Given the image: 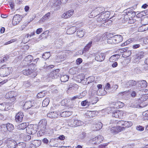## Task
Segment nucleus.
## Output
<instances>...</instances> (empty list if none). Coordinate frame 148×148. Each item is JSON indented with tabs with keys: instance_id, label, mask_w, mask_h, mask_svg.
I'll list each match as a JSON object with an SVG mask.
<instances>
[{
	"instance_id": "nucleus-1",
	"label": "nucleus",
	"mask_w": 148,
	"mask_h": 148,
	"mask_svg": "<svg viewBox=\"0 0 148 148\" xmlns=\"http://www.w3.org/2000/svg\"><path fill=\"white\" fill-rule=\"evenodd\" d=\"M36 125H30L27 127L26 129V132L29 134L34 135L37 132V128L35 127Z\"/></svg>"
},
{
	"instance_id": "nucleus-2",
	"label": "nucleus",
	"mask_w": 148,
	"mask_h": 148,
	"mask_svg": "<svg viewBox=\"0 0 148 148\" xmlns=\"http://www.w3.org/2000/svg\"><path fill=\"white\" fill-rule=\"evenodd\" d=\"M125 115L124 111L116 110L114 111L112 114V116L116 118H121Z\"/></svg>"
},
{
	"instance_id": "nucleus-3",
	"label": "nucleus",
	"mask_w": 148,
	"mask_h": 148,
	"mask_svg": "<svg viewBox=\"0 0 148 148\" xmlns=\"http://www.w3.org/2000/svg\"><path fill=\"white\" fill-rule=\"evenodd\" d=\"M14 126L12 124L8 123L3 125L1 130H3L4 132L7 131V130L10 132L14 129Z\"/></svg>"
},
{
	"instance_id": "nucleus-4",
	"label": "nucleus",
	"mask_w": 148,
	"mask_h": 148,
	"mask_svg": "<svg viewBox=\"0 0 148 148\" xmlns=\"http://www.w3.org/2000/svg\"><path fill=\"white\" fill-rule=\"evenodd\" d=\"M33 60V56L31 55H29L25 57L22 63L23 64L24 63V66H26L30 64Z\"/></svg>"
},
{
	"instance_id": "nucleus-5",
	"label": "nucleus",
	"mask_w": 148,
	"mask_h": 148,
	"mask_svg": "<svg viewBox=\"0 0 148 148\" xmlns=\"http://www.w3.org/2000/svg\"><path fill=\"white\" fill-rule=\"evenodd\" d=\"M117 125H121L125 126V128H128L132 125V123L131 121H120L117 123Z\"/></svg>"
},
{
	"instance_id": "nucleus-6",
	"label": "nucleus",
	"mask_w": 148,
	"mask_h": 148,
	"mask_svg": "<svg viewBox=\"0 0 148 148\" xmlns=\"http://www.w3.org/2000/svg\"><path fill=\"white\" fill-rule=\"evenodd\" d=\"M34 102L33 101H28L26 102L23 106V108L25 109H33V107H34Z\"/></svg>"
},
{
	"instance_id": "nucleus-7",
	"label": "nucleus",
	"mask_w": 148,
	"mask_h": 148,
	"mask_svg": "<svg viewBox=\"0 0 148 148\" xmlns=\"http://www.w3.org/2000/svg\"><path fill=\"white\" fill-rule=\"evenodd\" d=\"M83 123V122L80 121L75 119L73 120L69 123L71 126L72 127L80 126L82 125Z\"/></svg>"
},
{
	"instance_id": "nucleus-8",
	"label": "nucleus",
	"mask_w": 148,
	"mask_h": 148,
	"mask_svg": "<svg viewBox=\"0 0 148 148\" xmlns=\"http://www.w3.org/2000/svg\"><path fill=\"white\" fill-rule=\"evenodd\" d=\"M21 20V18L19 15H16L12 19V24L14 25H16L18 24Z\"/></svg>"
},
{
	"instance_id": "nucleus-9",
	"label": "nucleus",
	"mask_w": 148,
	"mask_h": 148,
	"mask_svg": "<svg viewBox=\"0 0 148 148\" xmlns=\"http://www.w3.org/2000/svg\"><path fill=\"white\" fill-rule=\"evenodd\" d=\"M7 143L9 148H15L17 144L14 140H10L9 139L7 140Z\"/></svg>"
},
{
	"instance_id": "nucleus-10",
	"label": "nucleus",
	"mask_w": 148,
	"mask_h": 148,
	"mask_svg": "<svg viewBox=\"0 0 148 148\" xmlns=\"http://www.w3.org/2000/svg\"><path fill=\"white\" fill-rule=\"evenodd\" d=\"M74 10H71L64 12L62 15L61 17L64 18H67L71 16L73 14Z\"/></svg>"
},
{
	"instance_id": "nucleus-11",
	"label": "nucleus",
	"mask_w": 148,
	"mask_h": 148,
	"mask_svg": "<svg viewBox=\"0 0 148 148\" xmlns=\"http://www.w3.org/2000/svg\"><path fill=\"white\" fill-rule=\"evenodd\" d=\"M105 54L104 53L97 54L95 55V60L98 62H102L105 59Z\"/></svg>"
},
{
	"instance_id": "nucleus-12",
	"label": "nucleus",
	"mask_w": 148,
	"mask_h": 148,
	"mask_svg": "<svg viewBox=\"0 0 148 148\" xmlns=\"http://www.w3.org/2000/svg\"><path fill=\"white\" fill-rule=\"evenodd\" d=\"M14 93V91H11L8 92L5 95L6 97L10 98V101H12V102H14L16 99V96H14L13 95Z\"/></svg>"
},
{
	"instance_id": "nucleus-13",
	"label": "nucleus",
	"mask_w": 148,
	"mask_h": 148,
	"mask_svg": "<svg viewBox=\"0 0 148 148\" xmlns=\"http://www.w3.org/2000/svg\"><path fill=\"white\" fill-rule=\"evenodd\" d=\"M68 91L76 90L78 88V86L75 84L70 83L68 84Z\"/></svg>"
},
{
	"instance_id": "nucleus-14",
	"label": "nucleus",
	"mask_w": 148,
	"mask_h": 148,
	"mask_svg": "<svg viewBox=\"0 0 148 148\" xmlns=\"http://www.w3.org/2000/svg\"><path fill=\"white\" fill-rule=\"evenodd\" d=\"M4 66L1 67L0 69V76L2 77H4L7 76L8 73H7V71L8 70V68H4L3 66Z\"/></svg>"
},
{
	"instance_id": "nucleus-15",
	"label": "nucleus",
	"mask_w": 148,
	"mask_h": 148,
	"mask_svg": "<svg viewBox=\"0 0 148 148\" xmlns=\"http://www.w3.org/2000/svg\"><path fill=\"white\" fill-rule=\"evenodd\" d=\"M24 116L23 113L22 112H18L15 116V120L16 122H21L23 121Z\"/></svg>"
},
{
	"instance_id": "nucleus-16",
	"label": "nucleus",
	"mask_w": 148,
	"mask_h": 148,
	"mask_svg": "<svg viewBox=\"0 0 148 148\" xmlns=\"http://www.w3.org/2000/svg\"><path fill=\"white\" fill-rule=\"evenodd\" d=\"M47 124V121L45 119L41 120L38 124V127L40 128L46 129V126Z\"/></svg>"
},
{
	"instance_id": "nucleus-17",
	"label": "nucleus",
	"mask_w": 148,
	"mask_h": 148,
	"mask_svg": "<svg viewBox=\"0 0 148 148\" xmlns=\"http://www.w3.org/2000/svg\"><path fill=\"white\" fill-rule=\"evenodd\" d=\"M105 21L103 17L101 16V14H100L99 16H98L96 18V20L95 21V23L96 25H100L101 23Z\"/></svg>"
},
{
	"instance_id": "nucleus-18",
	"label": "nucleus",
	"mask_w": 148,
	"mask_h": 148,
	"mask_svg": "<svg viewBox=\"0 0 148 148\" xmlns=\"http://www.w3.org/2000/svg\"><path fill=\"white\" fill-rule=\"evenodd\" d=\"M95 111H88L85 114V117L88 118H91L96 115Z\"/></svg>"
},
{
	"instance_id": "nucleus-19",
	"label": "nucleus",
	"mask_w": 148,
	"mask_h": 148,
	"mask_svg": "<svg viewBox=\"0 0 148 148\" xmlns=\"http://www.w3.org/2000/svg\"><path fill=\"white\" fill-rule=\"evenodd\" d=\"M59 69H57L54 70L51 73L50 75L53 79L56 78L59 76Z\"/></svg>"
},
{
	"instance_id": "nucleus-20",
	"label": "nucleus",
	"mask_w": 148,
	"mask_h": 148,
	"mask_svg": "<svg viewBox=\"0 0 148 148\" xmlns=\"http://www.w3.org/2000/svg\"><path fill=\"white\" fill-rule=\"evenodd\" d=\"M138 84V87L140 88H145L147 86V83L145 80H142L137 82Z\"/></svg>"
},
{
	"instance_id": "nucleus-21",
	"label": "nucleus",
	"mask_w": 148,
	"mask_h": 148,
	"mask_svg": "<svg viewBox=\"0 0 148 148\" xmlns=\"http://www.w3.org/2000/svg\"><path fill=\"white\" fill-rule=\"evenodd\" d=\"M101 14V16L104 18L105 21L107 19L111 18H109L110 14V12L108 11H106L104 12H102Z\"/></svg>"
},
{
	"instance_id": "nucleus-22",
	"label": "nucleus",
	"mask_w": 148,
	"mask_h": 148,
	"mask_svg": "<svg viewBox=\"0 0 148 148\" xmlns=\"http://www.w3.org/2000/svg\"><path fill=\"white\" fill-rule=\"evenodd\" d=\"M115 40V42L116 44H117L121 42L123 40V37L121 35H117L114 36Z\"/></svg>"
},
{
	"instance_id": "nucleus-23",
	"label": "nucleus",
	"mask_w": 148,
	"mask_h": 148,
	"mask_svg": "<svg viewBox=\"0 0 148 148\" xmlns=\"http://www.w3.org/2000/svg\"><path fill=\"white\" fill-rule=\"evenodd\" d=\"M136 84V82L134 80L129 81L125 85L126 87H129L131 86H135Z\"/></svg>"
},
{
	"instance_id": "nucleus-24",
	"label": "nucleus",
	"mask_w": 148,
	"mask_h": 148,
	"mask_svg": "<svg viewBox=\"0 0 148 148\" xmlns=\"http://www.w3.org/2000/svg\"><path fill=\"white\" fill-rule=\"evenodd\" d=\"M5 105H4L5 107V110H8L10 109L13 106L14 104V102L10 101L8 102L4 103Z\"/></svg>"
},
{
	"instance_id": "nucleus-25",
	"label": "nucleus",
	"mask_w": 148,
	"mask_h": 148,
	"mask_svg": "<svg viewBox=\"0 0 148 148\" xmlns=\"http://www.w3.org/2000/svg\"><path fill=\"white\" fill-rule=\"evenodd\" d=\"M72 112L71 111H64L60 113L61 116L65 117L69 116L72 114Z\"/></svg>"
},
{
	"instance_id": "nucleus-26",
	"label": "nucleus",
	"mask_w": 148,
	"mask_h": 148,
	"mask_svg": "<svg viewBox=\"0 0 148 148\" xmlns=\"http://www.w3.org/2000/svg\"><path fill=\"white\" fill-rule=\"evenodd\" d=\"M58 115V114L56 112H51L47 114V117L51 118H57Z\"/></svg>"
},
{
	"instance_id": "nucleus-27",
	"label": "nucleus",
	"mask_w": 148,
	"mask_h": 148,
	"mask_svg": "<svg viewBox=\"0 0 148 148\" xmlns=\"http://www.w3.org/2000/svg\"><path fill=\"white\" fill-rule=\"evenodd\" d=\"M145 53L143 51H140L138 52L135 57V59L138 60H140L143 58L144 55Z\"/></svg>"
},
{
	"instance_id": "nucleus-28",
	"label": "nucleus",
	"mask_w": 148,
	"mask_h": 148,
	"mask_svg": "<svg viewBox=\"0 0 148 148\" xmlns=\"http://www.w3.org/2000/svg\"><path fill=\"white\" fill-rule=\"evenodd\" d=\"M103 38L104 39L105 38L104 36L101 38L100 35H98L94 37L93 39L92 40L95 42H97L100 40L101 41L103 40H104L103 39Z\"/></svg>"
},
{
	"instance_id": "nucleus-29",
	"label": "nucleus",
	"mask_w": 148,
	"mask_h": 148,
	"mask_svg": "<svg viewBox=\"0 0 148 148\" xmlns=\"http://www.w3.org/2000/svg\"><path fill=\"white\" fill-rule=\"evenodd\" d=\"M27 127L26 123H23L17 126V128L19 130H23Z\"/></svg>"
},
{
	"instance_id": "nucleus-30",
	"label": "nucleus",
	"mask_w": 148,
	"mask_h": 148,
	"mask_svg": "<svg viewBox=\"0 0 148 148\" xmlns=\"http://www.w3.org/2000/svg\"><path fill=\"white\" fill-rule=\"evenodd\" d=\"M134 8L133 7H131L127 9L124 11V12L126 13H131L132 14L134 13L135 15L136 14V12L133 11Z\"/></svg>"
},
{
	"instance_id": "nucleus-31",
	"label": "nucleus",
	"mask_w": 148,
	"mask_h": 148,
	"mask_svg": "<svg viewBox=\"0 0 148 148\" xmlns=\"http://www.w3.org/2000/svg\"><path fill=\"white\" fill-rule=\"evenodd\" d=\"M69 78V76L66 75H62L61 76L60 79L61 82H65L68 81Z\"/></svg>"
},
{
	"instance_id": "nucleus-32",
	"label": "nucleus",
	"mask_w": 148,
	"mask_h": 148,
	"mask_svg": "<svg viewBox=\"0 0 148 148\" xmlns=\"http://www.w3.org/2000/svg\"><path fill=\"white\" fill-rule=\"evenodd\" d=\"M76 31V27H72L68 29L67 32L69 34H72L74 33Z\"/></svg>"
},
{
	"instance_id": "nucleus-33",
	"label": "nucleus",
	"mask_w": 148,
	"mask_h": 148,
	"mask_svg": "<svg viewBox=\"0 0 148 148\" xmlns=\"http://www.w3.org/2000/svg\"><path fill=\"white\" fill-rule=\"evenodd\" d=\"M102 127V124L101 122H98L95 124L94 126L95 130H99Z\"/></svg>"
},
{
	"instance_id": "nucleus-34",
	"label": "nucleus",
	"mask_w": 148,
	"mask_h": 148,
	"mask_svg": "<svg viewBox=\"0 0 148 148\" xmlns=\"http://www.w3.org/2000/svg\"><path fill=\"white\" fill-rule=\"evenodd\" d=\"M96 137H95L92 138L89 141V143L92 145H95L99 144L98 141V139Z\"/></svg>"
},
{
	"instance_id": "nucleus-35",
	"label": "nucleus",
	"mask_w": 148,
	"mask_h": 148,
	"mask_svg": "<svg viewBox=\"0 0 148 148\" xmlns=\"http://www.w3.org/2000/svg\"><path fill=\"white\" fill-rule=\"evenodd\" d=\"M84 35V31L81 29H79L77 31V36L80 38L83 37Z\"/></svg>"
},
{
	"instance_id": "nucleus-36",
	"label": "nucleus",
	"mask_w": 148,
	"mask_h": 148,
	"mask_svg": "<svg viewBox=\"0 0 148 148\" xmlns=\"http://www.w3.org/2000/svg\"><path fill=\"white\" fill-rule=\"evenodd\" d=\"M32 71V70H30L29 69H26L23 71V73L24 75H28L31 73Z\"/></svg>"
},
{
	"instance_id": "nucleus-37",
	"label": "nucleus",
	"mask_w": 148,
	"mask_h": 148,
	"mask_svg": "<svg viewBox=\"0 0 148 148\" xmlns=\"http://www.w3.org/2000/svg\"><path fill=\"white\" fill-rule=\"evenodd\" d=\"M50 100L49 98H47L45 99L43 101L42 103V106L43 107L47 106L49 104Z\"/></svg>"
},
{
	"instance_id": "nucleus-38",
	"label": "nucleus",
	"mask_w": 148,
	"mask_h": 148,
	"mask_svg": "<svg viewBox=\"0 0 148 148\" xmlns=\"http://www.w3.org/2000/svg\"><path fill=\"white\" fill-rule=\"evenodd\" d=\"M92 43V42L90 41L89 43L84 48V50L82 52V54H83V53L84 52V51H88L90 47L91 46V44Z\"/></svg>"
},
{
	"instance_id": "nucleus-39",
	"label": "nucleus",
	"mask_w": 148,
	"mask_h": 148,
	"mask_svg": "<svg viewBox=\"0 0 148 148\" xmlns=\"http://www.w3.org/2000/svg\"><path fill=\"white\" fill-rule=\"evenodd\" d=\"M116 108H121L124 106V104L120 101H116Z\"/></svg>"
},
{
	"instance_id": "nucleus-40",
	"label": "nucleus",
	"mask_w": 148,
	"mask_h": 148,
	"mask_svg": "<svg viewBox=\"0 0 148 148\" xmlns=\"http://www.w3.org/2000/svg\"><path fill=\"white\" fill-rule=\"evenodd\" d=\"M26 146L25 143L20 142L17 144L16 147L17 148H25Z\"/></svg>"
},
{
	"instance_id": "nucleus-41",
	"label": "nucleus",
	"mask_w": 148,
	"mask_h": 148,
	"mask_svg": "<svg viewBox=\"0 0 148 148\" xmlns=\"http://www.w3.org/2000/svg\"><path fill=\"white\" fill-rule=\"evenodd\" d=\"M107 42L109 44H116L114 36L111 37L110 38L108 39Z\"/></svg>"
},
{
	"instance_id": "nucleus-42",
	"label": "nucleus",
	"mask_w": 148,
	"mask_h": 148,
	"mask_svg": "<svg viewBox=\"0 0 148 148\" xmlns=\"http://www.w3.org/2000/svg\"><path fill=\"white\" fill-rule=\"evenodd\" d=\"M117 125L118 126L116 127V131H117V133L125 130V127H121V125Z\"/></svg>"
},
{
	"instance_id": "nucleus-43",
	"label": "nucleus",
	"mask_w": 148,
	"mask_h": 148,
	"mask_svg": "<svg viewBox=\"0 0 148 148\" xmlns=\"http://www.w3.org/2000/svg\"><path fill=\"white\" fill-rule=\"evenodd\" d=\"M41 143V141L40 140H34L33 142V144L35 147H37L39 146Z\"/></svg>"
},
{
	"instance_id": "nucleus-44",
	"label": "nucleus",
	"mask_w": 148,
	"mask_h": 148,
	"mask_svg": "<svg viewBox=\"0 0 148 148\" xmlns=\"http://www.w3.org/2000/svg\"><path fill=\"white\" fill-rule=\"evenodd\" d=\"M40 130L39 131L38 133V136H41L43 135L46 132V129L40 128Z\"/></svg>"
},
{
	"instance_id": "nucleus-45",
	"label": "nucleus",
	"mask_w": 148,
	"mask_h": 148,
	"mask_svg": "<svg viewBox=\"0 0 148 148\" xmlns=\"http://www.w3.org/2000/svg\"><path fill=\"white\" fill-rule=\"evenodd\" d=\"M45 91H43L42 92H40L39 93H38V94L37 95V98H39L43 97L45 96Z\"/></svg>"
},
{
	"instance_id": "nucleus-46",
	"label": "nucleus",
	"mask_w": 148,
	"mask_h": 148,
	"mask_svg": "<svg viewBox=\"0 0 148 148\" xmlns=\"http://www.w3.org/2000/svg\"><path fill=\"white\" fill-rule=\"evenodd\" d=\"M148 99V94H147L142 95L140 98L141 101H145Z\"/></svg>"
},
{
	"instance_id": "nucleus-47",
	"label": "nucleus",
	"mask_w": 148,
	"mask_h": 148,
	"mask_svg": "<svg viewBox=\"0 0 148 148\" xmlns=\"http://www.w3.org/2000/svg\"><path fill=\"white\" fill-rule=\"evenodd\" d=\"M90 102H88L87 100L83 101L81 102V104L82 106H88L90 104Z\"/></svg>"
},
{
	"instance_id": "nucleus-48",
	"label": "nucleus",
	"mask_w": 148,
	"mask_h": 148,
	"mask_svg": "<svg viewBox=\"0 0 148 148\" xmlns=\"http://www.w3.org/2000/svg\"><path fill=\"white\" fill-rule=\"evenodd\" d=\"M36 108V107L34 106V107H33V109H30V110H29V113L30 115H32L37 111V108Z\"/></svg>"
},
{
	"instance_id": "nucleus-49",
	"label": "nucleus",
	"mask_w": 148,
	"mask_h": 148,
	"mask_svg": "<svg viewBox=\"0 0 148 148\" xmlns=\"http://www.w3.org/2000/svg\"><path fill=\"white\" fill-rule=\"evenodd\" d=\"M142 23H143V25H145L148 24V17H145L141 21Z\"/></svg>"
},
{
	"instance_id": "nucleus-50",
	"label": "nucleus",
	"mask_w": 148,
	"mask_h": 148,
	"mask_svg": "<svg viewBox=\"0 0 148 148\" xmlns=\"http://www.w3.org/2000/svg\"><path fill=\"white\" fill-rule=\"evenodd\" d=\"M116 127H110V130L111 132L112 133H114L115 134L117 133V131H116Z\"/></svg>"
},
{
	"instance_id": "nucleus-51",
	"label": "nucleus",
	"mask_w": 148,
	"mask_h": 148,
	"mask_svg": "<svg viewBox=\"0 0 148 148\" xmlns=\"http://www.w3.org/2000/svg\"><path fill=\"white\" fill-rule=\"evenodd\" d=\"M132 42V40L131 39H129L127 40L126 41L124 42V43L122 44L121 45L122 46H124L125 45H126L128 44H130V43Z\"/></svg>"
},
{
	"instance_id": "nucleus-52",
	"label": "nucleus",
	"mask_w": 148,
	"mask_h": 148,
	"mask_svg": "<svg viewBox=\"0 0 148 148\" xmlns=\"http://www.w3.org/2000/svg\"><path fill=\"white\" fill-rule=\"evenodd\" d=\"M50 56V54L48 52L45 53L42 56V58L45 59H48Z\"/></svg>"
},
{
	"instance_id": "nucleus-53",
	"label": "nucleus",
	"mask_w": 148,
	"mask_h": 148,
	"mask_svg": "<svg viewBox=\"0 0 148 148\" xmlns=\"http://www.w3.org/2000/svg\"><path fill=\"white\" fill-rule=\"evenodd\" d=\"M98 139V141L99 144L103 140V136L101 135H99L96 137Z\"/></svg>"
},
{
	"instance_id": "nucleus-54",
	"label": "nucleus",
	"mask_w": 148,
	"mask_h": 148,
	"mask_svg": "<svg viewBox=\"0 0 148 148\" xmlns=\"http://www.w3.org/2000/svg\"><path fill=\"white\" fill-rule=\"evenodd\" d=\"M56 43L60 45H62L63 44L64 41L62 38H60L56 41Z\"/></svg>"
},
{
	"instance_id": "nucleus-55",
	"label": "nucleus",
	"mask_w": 148,
	"mask_h": 148,
	"mask_svg": "<svg viewBox=\"0 0 148 148\" xmlns=\"http://www.w3.org/2000/svg\"><path fill=\"white\" fill-rule=\"evenodd\" d=\"M39 58H37L36 59L34 60H33V62H34V63H32L31 64H30L29 65V66L30 67L32 66H36V64L37 63L38 61L39 60Z\"/></svg>"
},
{
	"instance_id": "nucleus-56",
	"label": "nucleus",
	"mask_w": 148,
	"mask_h": 148,
	"mask_svg": "<svg viewBox=\"0 0 148 148\" xmlns=\"http://www.w3.org/2000/svg\"><path fill=\"white\" fill-rule=\"evenodd\" d=\"M5 103H3L1 104H0V110H5V107L4 105H5Z\"/></svg>"
},
{
	"instance_id": "nucleus-57",
	"label": "nucleus",
	"mask_w": 148,
	"mask_h": 148,
	"mask_svg": "<svg viewBox=\"0 0 148 148\" xmlns=\"http://www.w3.org/2000/svg\"><path fill=\"white\" fill-rule=\"evenodd\" d=\"M127 50V48H123L119 49L118 52L120 53H123L125 52Z\"/></svg>"
},
{
	"instance_id": "nucleus-58",
	"label": "nucleus",
	"mask_w": 148,
	"mask_h": 148,
	"mask_svg": "<svg viewBox=\"0 0 148 148\" xmlns=\"http://www.w3.org/2000/svg\"><path fill=\"white\" fill-rule=\"evenodd\" d=\"M140 47V45L139 44H134L132 46L133 49H135L139 48Z\"/></svg>"
},
{
	"instance_id": "nucleus-59",
	"label": "nucleus",
	"mask_w": 148,
	"mask_h": 148,
	"mask_svg": "<svg viewBox=\"0 0 148 148\" xmlns=\"http://www.w3.org/2000/svg\"><path fill=\"white\" fill-rule=\"evenodd\" d=\"M25 139H25V140L26 141H29L31 138V136H30L29 135H25Z\"/></svg>"
},
{
	"instance_id": "nucleus-60",
	"label": "nucleus",
	"mask_w": 148,
	"mask_h": 148,
	"mask_svg": "<svg viewBox=\"0 0 148 148\" xmlns=\"http://www.w3.org/2000/svg\"><path fill=\"white\" fill-rule=\"evenodd\" d=\"M54 67V66L53 65H51L47 66H44V67L45 69H47L48 70L50 69H51L53 68Z\"/></svg>"
},
{
	"instance_id": "nucleus-61",
	"label": "nucleus",
	"mask_w": 148,
	"mask_h": 148,
	"mask_svg": "<svg viewBox=\"0 0 148 148\" xmlns=\"http://www.w3.org/2000/svg\"><path fill=\"white\" fill-rule=\"evenodd\" d=\"M137 130L140 131H142L144 130V128L143 127L139 125L137 126L136 128Z\"/></svg>"
},
{
	"instance_id": "nucleus-62",
	"label": "nucleus",
	"mask_w": 148,
	"mask_h": 148,
	"mask_svg": "<svg viewBox=\"0 0 148 148\" xmlns=\"http://www.w3.org/2000/svg\"><path fill=\"white\" fill-rule=\"evenodd\" d=\"M50 13L49 12L45 14L44 16L43 17L46 19H47L48 18L50 17Z\"/></svg>"
},
{
	"instance_id": "nucleus-63",
	"label": "nucleus",
	"mask_w": 148,
	"mask_h": 148,
	"mask_svg": "<svg viewBox=\"0 0 148 148\" xmlns=\"http://www.w3.org/2000/svg\"><path fill=\"white\" fill-rule=\"evenodd\" d=\"M82 60L81 58H78L76 60L77 64L79 65L82 62Z\"/></svg>"
},
{
	"instance_id": "nucleus-64",
	"label": "nucleus",
	"mask_w": 148,
	"mask_h": 148,
	"mask_svg": "<svg viewBox=\"0 0 148 148\" xmlns=\"http://www.w3.org/2000/svg\"><path fill=\"white\" fill-rule=\"evenodd\" d=\"M143 114L144 116L147 117L148 120V110L144 112Z\"/></svg>"
}]
</instances>
